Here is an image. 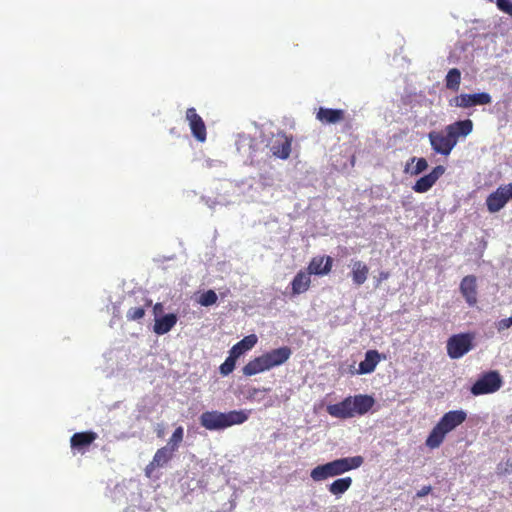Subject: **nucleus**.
Wrapping results in <instances>:
<instances>
[{"mask_svg": "<svg viewBox=\"0 0 512 512\" xmlns=\"http://www.w3.org/2000/svg\"><path fill=\"white\" fill-rule=\"evenodd\" d=\"M495 326L499 332H502L512 327V316L506 319H501L495 323Z\"/></svg>", "mask_w": 512, "mask_h": 512, "instance_id": "e433bc0d", "label": "nucleus"}, {"mask_svg": "<svg viewBox=\"0 0 512 512\" xmlns=\"http://www.w3.org/2000/svg\"><path fill=\"white\" fill-rule=\"evenodd\" d=\"M162 313H163V305L161 303H156L153 307L154 319L156 317H161Z\"/></svg>", "mask_w": 512, "mask_h": 512, "instance_id": "ea45409f", "label": "nucleus"}, {"mask_svg": "<svg viewBox=\"0 0 512 512\" xmlns=\"http://www.w3.org/2000/svg\"><path fill=\"white\" fill-rule=\"evenodd\" d=\"M258 341L255 334L245 336L241 341L237 342L231 349L230 352L234 357L239 358L246 351L252 349Z\"/></svg>", "mask_w": 512, "mask_h": 512, "instance_id": "393cba45", "label": "nucleus"}, {"mask_svg": "<svg viewBox=\"0 0 512 512\" xmlns=\"http://www.w3.org/2000/svg\"><path fill=\"white\" fill-rule=\"evenodd\" d=\"M497 7L512 16V2L510 0H497Z\"/></svg>", "mask_w": 512, "mask_h": 512, "instance_id": "c9c22d12", "label": "nucleus"}, {"mask_svg": "<svg viewBox=\"0 0 512 512\" xmlns=\"http://www.w3.org/2000/svg\"><path fill=\"white\" fill-rule=\"evenodd\" d=\"M351 396L346 397L343 401L327 406V412L330 416L339 419H348L353 417Z\"/></svg>", "mask_w": 512, "mask_h": 512, "instance_id": "f3484780", "label": "nucleus"}, {"mask_svg": "<svg viewBox=\"0 0 512 512\" xmlns=\"http://www.w3.org/2000/svg\"><path fill=\"white\" fill-rule=\"evenodd\" d=\"M380 361V354L376 350H368L365 353V358L363 361L359 363V368L357 371V374L363 375V374H370L372 373L377 364Z\"/></svg>", "mask_w": 512, "mask_h": 512, "instance_id": "4be33fe9", "label": "nucleus"}, {"mask_svg": "<svg viewBox=\"0 0 512 512\" xmlns=\"http://www.w3.org/2000/svg\"><path fill=\"white\" fill-rule=\"evenodd\" d=\"M352 485L351 477L338 478L329 485V492L337 497L344 494Z\"/></svg>", "mask_w": 512, "mask_h": 512, "instance_id": "bb28decb", "label": "nucleus"}, {"mask_svg": "<svg viewBox=\"0 0 512 512\" xmlns=\"http://www.w3.org/2000/svg\"><path fill=\"white\" fill-rule=\"evenodd\" d=\"M97 434L95 432H77L72 435L70 439V445L72 450L77 452H83L95 439Z\"/></svg>", "mask_w": 512, "mask_h": 512, "instance_id": "a211bd4d", "label": "nucleus"}, {"mask_svg": "<svg viewBox=\"0 0 512 512\" xmlns=\"http://www.w3.org/2000/svg\"><path fill=\"white\" fill-rule=\"evenodd\" d=\"M292 139L283 133H279L273 137L269 144L271 153L280 158L287 159L291 152Z\"/></svg>", "mask_w": 512, "mask_h": 512, "instance_id": "ddd939ff", "label": "nucleus"}, {"mask_svg": "<svg viewBox=\"0 0 512 512\" xmlns=\"http://www.w3.org/2000/svg\"><path fill=\"white\" fill-rule=\"evenodd\" d=\"M291 354L292 351L287 346L271 350L248 362L243 368V374L253 376L280 366L290 358Z\"/></svg>", "mask_w": 512, "mask_h": 512, "instance_id": "f03ea898", "label": "nucleus"}, {"mask_svg": "<svg viewBox=\"0 0 512 512\" xmlns=\"http://www.w3.org/2000/svg\"><path fill=\"white\" fill-rule=\"evenodd\" d=\"M388 277H389V273L388 272H381L380 275H379V282L388 279Z\"/></svg>", "mask_w": 512, "mask_h": 512, "instance_id": "79ce46f5", "label": "nucleus"}, {"mask_svg": "<svg viewBox=\"0 0 512 512\" xmlns=\"http://www.w3.org/2000/svg\"><path fill=\"white\" fill-rule=\"evenodd\" d=\"M145 315V310L143 307H132L127 311L126 317L128 320H139L143 318Z\"/></svg>", "mask_w": 512, "mask_h": 512, "instance_id": "f704fd0d", "label": "nucleus"}, {"mask_svg": "<svg viewBox=\"0 0 512 512\" xmlns=\"http://www.w3.org/2000/svg\"><path fill=\"white\" fill-rule=\"evenodd\" d=\"M497 469L500 473H512V459L506 461L505 467L499 464Z\"/></svg>", "mask_w": 512, "mask_h": 512, "instance_id": "58836bf2", "label": "nucleus"}, {"mask_svg": "<svg viewBox=\"0 0 512 512\" xmlns=\"http://www.w3.org/2000/svg\"><path fill=\"white\" fill-rule=\"evenodd\" d=\"M472 338L468 334L452 336L447 342V352L452 359H458L471 349Z\"/></svg>", "mask_w": 512, "mask_h": 512, "instance_id": "9d476101", "label": "nucleus"}, {"mask_svg": "<svg viewBox=\"0 0 512 512\" xmlns=\"http://www.w3.org/2000/svg\"><path fill=\"white\" fill-rule=\"evenodd\" d=\"M431 491V487L430 486H423L418 492H417V497H424L426 496L427 494H429Z\"/></svg>", "mask_w": 512, "mask_h": 512, "instance_id": "a19ab883", "label": "nucleus"}, {"mask_svg": "<svg viewBox=\"0 0 512 512\" xmlns=\"http://www.w3.org/2000/svg\"><path fill=\"white\" fill-rule=\"evenodd\" d=\"M310 477L315 482H321L330 478L326 464H321L313 468L310 472Z\"/></svg>", "mask_w": 512, "mask_h": 512, "instance_id": "7c9ffc66", "label": "nucleus"}, {"mask_svg": "<svg viewBox=\"0 0 512 512\" xmlns=\"http://www.w3.org/2000/svg\"><path fill=\"white\" fill-rule=\"evenodd\" d=\"M331 477L342 475L350 470L357 469L363 464L361 456L345 457L325 463Z\"/></svg>", "mask_w": 512, "mask_h": 512, "instance_id": "1a4fd4ad", "label": "nucleus"}, {"mask_svg": "<svg viewBox=\"0 0 512 512\" xmlns=\"http://www.w3.org/2000/svg\"><path fill=\"white\" fill-rule=\"evenodd\" d=\"M512 200V183L502 185L486 198V206L490 213L499 212Z\"/></svg>", "mask_w": 512, "mask_h": 512, "instance_id": "423d86ee", "label": "nucleus"}, {"mask_svg": "<svg viewBox=\"0 0 512 512\" xmlns=\"http://www.w3.org/2000/svg\"><path fill=\"white\" fill-rule=\"evenodd\" d=\"M461 83V72L457 68L448 71L445 78V85L449 90L458 91Z\"/></svg>", "mask_w": 512, "mask_h": 512, "instance_id": "c85d7f7f", "label": "nucleus"}, {"mask_svg": "<svg viewBox=\"0 0 512 512\" xmlns=\"http://www.w3.org/2000/svg\"><path fill=\"white\" fill-rule=\"evenodd\" d=\"M344 117L345 110L343 109L320 107L316 112V119L324 125L337 124L343 121Z\"/></svg>", "mask_w": 512, "mask_h": 512, "instance_id": "dca6fc26", "label": "nucleus"}, {"mask_svg": "<svg viewBox=\"0 0 512 512\" xmlns=\"http://www.w3.org/2000/svg\"><path fill=\"white\" fill-rule=\"evenodd\" d=\"M351 400L353 417L367 413L375 402L372 396L362 394L351 396Z\"/></svg>", "mask_w": 512, "mask_h": 512, "instance_id": "412c9836", "label": "nucleus"}, {"mask_svg": "<svg viewBox=\"0 0 512 512\" xmlns=\"http://www.w3.org/2000/svg\"><path fill=\"white\" fill-rule=\"evenodd\" d=\"M238 358L234 357L231 353H229V356L226 358V360L220 365V373L223 376L229 375L235 368V363Z\"/></svg>", "mask_w": 512, "mask_h": 512, "instance_id": "72a5a7b5", "label": "nucleus"}, {"mask_svg": "<svg viewBox=\"0 0 512 512\" xmlns=\"http://www.w3.org/2000/svg\"><path fill=\"white\" fill-rule=\"evenodd\" d=\"M183 436H184L183 427H181V426L177 427L175 429V431L173 432L172 436L170 437L166 446L170 447V449L175 452L178 449L180 443L182 442Z\"/></svg>", "mask_w": 512, "mask_h": 512, "instance_id": "473e14b6", "label": "nucleus"}, {"mask_svg": "<svg viewBox=\"0 0 512 512\" xmlns=\"http://www.w3.org/2000/svg\"><path fill=\"white\" fill-rule=\"evenodd\" d=\"M272 196L271 179L263 176L260 181L255 182V184H251L246 193L247 199L261 203L269 202Z\"/></svg>", "mask_w": 512, "mask_h": 512, "instance_id": "6e6552de", "label": "nucleus"}, {"mask_svg": "<svg viewBox=\"0 0 512 512\" xmlns=\"http://www.w3.org/2000/svg\"><path fill=\"white\" fill-rule=\"evenodd\" d=\"M445 128L451 136L450 138L454 146H456L460 139H464L472 133L473 122L470 119L458 120L447 125Z\"/></svg>", "mask_w": 512, "mask_h": 512, "instance_id": "f8f14e48", "label": "nucleus"}, {"mask_svg": "<svg viewBox=\"0 0 512 512\" xmlns=\"http://www.w3.org/2000/svg\"><path fill=\"white\" fill-rule=\"evenodd\" d=\"M445 173V167L438 165L433 170L420 177L413 185V190L417 193H425L437 182V180Z\"/></svg>", "mask_w": 512, "mask_h": 512, "instance_id": "4468645a", "label": "nucleus"}, {"mask_svg": "<svg viewBox=\"0 0 512 512\" xmlns=\"http://www.w3.org/2000/svg\"><path fill=\"white\" fill-rule=\"evenodd\" d=\"M352 281L356 286L365 283L368 277L369 268L360 260H352L350 264Z\"/></svg>", "mask_w": 512, "mask_h": 512, "instance_id": "5701e85b", "label": "nucleus"}, {"mask_svg": "<svg viewBox=\"0 0 512 512\" xmlns=\"http://www.w3.org/2000/svg\"><path fill=\"white\" fill-rule=\"evenodd\" d=\"M492 102L489 93L480 92L474 94L462 93L449 100V105L458 108H471L474 106L488 105Z\"/></svg>", "mask_w": 512, "mask_h": 512, "instance_id": "39448f33", "label": "nucleus"}, {"mask_svg": "<svg viewBox=\"0 0 512 512\" xmlns=\"http://www.w3.org/2000/svg\"><path fill=\"white\" fill-rule=\"evenodd\" d=\"M310 273L308 271H299L292 280L293 294H301L308 290L310 286Z\"/></svg>", "mask_w": 512, "mask_h": 512, "instance_id": "a878e982", "label": "nucleus"}, {"mask_svg": "<svg viewBox=\"0 0 512 512\" xmlns=\"http://www.w3.org/2000/svg\"><path fill=\"white\" fill-rule=\"evenodd\" d=\"M218 296L216 292L212 289L205 291L202 293L197 302L204 307H209L214 305L217 302Z\"/></svg>", "mask_w": 512, "mask_h": 512, "instance_id": "2f4dec72", "label": "nucleus"}, {"mask_svg": "<svg viewBox=\"0 0 512 512\" xmlns=\"http://www.w3.org/2000/svg\"><path fill=\"white\" fill-rule=\"evenodd\" d=\"M467 414L463 410H453L445 413L426 439V445L435 449L443 442L447 433L454 430L466 420Z\"/></svg>", "mask_w": 512, "mask_h": 512, "instance_id": "7ed1b4c3", "label": "nucleus"}, {"mask_svg": "<svg viewBox=\"0 0 512 512\" xmlns=\"http://www.w3.org/2000/svg\"><path fill=\"white\" fill-rule=\"evenodd\" d=\"M501 385L500 374L497 371H489L473 384L471 393L475 396L494 393L500 389Z\"/></svg>", "mask_w": 512, "mask_h": 512, "instance_id": "20e7f679", "label": "nucleus"}, {"mask_svg": "<svg viewBox=\"0 0 512 512\" xmlns=\"http://www.w3.org/2000/svg\"><path fill=\"white\" fill-rule=\"evenodd\" d=\"M473 275L465 276L460 283V292L469 306L477 303V284Z\"/></svg>", "mask_w": 512, "mask_h": 512, "instance_id": "2eb2a0df", "label": "nucleus"}, {"mask_svg": "<svg viewBox=\"0 0 512 512\" xmlns=\"http://www.w3.org/2000/svg\"><path fill=\"white\" fill-rule=\"evenodd\" d=\"M448 131L446 128L440 131H431L428 134V139L432 150L436 154L443 156H449L452 150L455 148Z\"/></svg>", "mask_w": 512, "mask_h": 512, "instance_id": "0eeeda50", "label": "nucleus"}, {"mask_svg": "<svg viewBox=\"0 0 512 512\" xmlns=\"http://www.w3.org/2000/svg\"><path fill=\"white\" fill-rule=\"evenodd\" d=\"M411 163H416L414 167L410 168V163H407L405 171L410 173L412 176H417L423 173L428 168V162L425 158L412 157Z\"/></svg>", "mask_w": 512, "mask_h": 512, "instance_id": "c756f323", "label": "nucleus"}, {"mask_svg": "<svg viewBox=\"0 0 512 512\" xmlns=\"http://www.w3.org/2000/svg\"><path fill=\"white\" fill-rule=\"evenodd\" d=\"M177 315L174 313H169L162 315L161 317H156L154 319L153 331L157 335H164L171 331V329L177 323Z\"/></svg>", "mask_w": 512, "mask_h": 512, "instance_id": "aec40b11", "label": "nucleus"}, {"mask_svg": "<svg viewBox=\"0 0 512 512\" xmlns=\"http://www.w3.org/2000/svg\"><path fill=\"white\" fill-rule=\"evenodd\" d=\"M229 203L230 201H226V199L223 196L217 197L212 203H209L208 201L206 202V204L212 209H215L217 205L225 206Z\"/></svg>", "mask_w": 512, "mask_h": 512, "instance_id": "4c0bfd02", "label": "nucleus"}, {"mask_svg": "<svg viewBox=\"0 0 512 512\" xmlns=\"http://www.w3.org/2000/svg\"><path fill=\"white\" fill-rule=\"evenodd\" d=\"M331 267V257H314L308 266V272L310 275H326L330 272Z\"/></svg>", "mask_w": 512, "mask_h": 512, "instance_id": "b1692460", "label": "nucleus"}, {"mask_svg": "<svg viewBox=\"0 0 512 512\" xmlns=\"http://www.w3.org/2000/svg\"><path fill=\"white\" fill-rule=\"evenodd\" d=\"M248 419L245 411L219 412L216 410L203 412L199 417L202 427L209 431L224 430L233 425H240Z\"/></svg>", "mask_w": 512, "mask_h": 512, "instance_id": "f257e3e1", "label": "nucleus"}, {"mask_svg": "<svg viewBox=\"0 0 512 512\" xmlns=\"http://www.w3.org/2000/svg\"><path fill=\"white\" fill-rule=\"evenodd\" d=\"M173 453L174 451L167 446L158 449L145 469L146 475L150 476L155 468L164 466L172 458Z\"/></svg>", "mask_w": 512, "mask_h": 512, "instance_id": "6ab92c4d", "label": "nucleus"}, {"mask_svg": "<svg viewBox=\"0 0 512 512\" xmlns=\"http://www.w3.org/2000/svg\"><path fill=\"white\" fill-rule=\"evenodd\" d=\"M185 119L188 122L193 137L199 142L206 140V125L200 115L197 114L195 108H188Z\"/></svg>", "mask_w": 512, "mask_h": 512, "instance_id": "9b49d317", "label": "nucleus"}, {"mask_svg": "<svg viewBox=\"0 0 512 512\" xmlns=\"http://www.w3.org/2000/svg\"><path fill=\"white\" fill-rule=\"evenodd\" d=\"M236 146L237 150L247 157H251L255 151L254 141L248 135H239Z\"/></svg>", "mask_w": 512, "mask_h": 512, "instance_id": "cd10ccee", "label": "nucleus"}]
</instances>
